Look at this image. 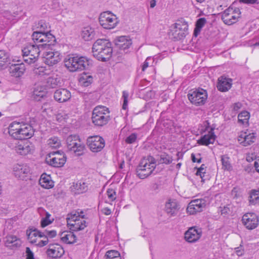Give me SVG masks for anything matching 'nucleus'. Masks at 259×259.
<instances>
[{
  "label": "nucleus",
  "mask_w": 259,
  "mask_h": 259,
  "mask_svg": "<svg viewBox=\"0 0 259 259\" xmlns=\"http://www.w3.org/2000/svg\"><path fill=\"white\" fill-rule=\"evenodd\" d=\"M111 43L106 39H98L93 44V56L98 60L105 62L108 60L112 54Z\"/></svg>",
  "instance_id": "f257e3e1"
},
{
  "label": "nucleus",
  "mask_w": 259,
  "mask_h": 259,
  "mask_svg": "<svg viewBox=\"0 0 259 259\" xmlns=\"http://www.w3.org/2000/svg\"><path fill=\"white\" fill-rule=\"evenodd\" d=\"M84 212L83 210L77 209L71 211L67 215V225L73 232H78L84 230L88 226Z\"/></svg>",
  "instance_id": "f03ea898"
},
{
  "label": "nucleus",
  "mask_w": 259,
  "mask_h": 259,
  "mask_svg": "<svg viewBox=\"0 0 259 259\" xmlns=\"http://www.w3.org/2000/svg\"><path fill=\"white\" fill-rule=\"evenodd\" d=\"M65 66L70 71L74 72L88 69L92 65L91 61L82 56H68L64 60Z\"/></svg>",
  "instance_id": "7ed1b4c3"
},
{
  "label": "nucleus",
  "mask_w": 259,
  "mask_h": 259,
  "mask_svg": "<svg viewBox=\"0 0 259 259\" xmlns=\"http://www.w3.org/2000/svg\"><path fill=\"white\" fill-rule=\"evenodd\" d=\"M110 119V111L107 107L98 106L94 109L92 112V121L95 126H103L106 125Z\"/></svg>",
  "instance_id": "20e7f679"
},
{
  "label": "nucleus",
  "mask_w": 259,
  "mask_h": 259,
  "mask_svg": "<svg viewBox=\"0 0 259 259\" xmlns=\"http://www.w3.org/2000/svg\"><path fill=\"white\" fill-rule=\"evenodd\" d=\"M156 167L155 159L149 156L147 158L142 159L136 169L137 176L144 179L149 176Z\"/></svg>",
  "instance_id": "39448f33"
},
{
  "label": "nucleus",
  "mask_w": 259,
  "mask_h": 259,
  "mask_svg": "<svg viewBox=\"0 0 259 259\" xmlns=\"http://www.w3.org/2000/svg\"><path fill=\"white\" fill-rule=\"evenodd\" d=\"M188 29L187 22L183 19L179 20L170 26L169 35L174 40H179L184 38Z\"/></svg>",
  "instance_id": "423d86ee"
},
{
  "label": "nucleus",
  "mask_w": 259,
  "mask_h": 259,
  "mask_svg": "<svg viewBox=\"0 0 259 259\" xmlns=\"http://www.w3.org/2000/svg\"><path fill=\"white\" fill-rule=\"evenodd\" d=\"M40 48L38 45L28 44L24 47L22 50L24 61L29 64L35 63L38 58Z\"/></svg>",
  "instance_id": "0eeeda50"
},
{
  "label": "nucleus",
  "mask_w": 259,
  "mask_h": 259,
  "mask_svg": "<svg viewBox=\"0 0 259 259\" xmlns=\"http://www.w3.org/2000/svg\"><path fill=\"white\" fill-rule=\"evenodd\" d=\"M66 144L68 149L73 151L77 155L83 154L85 146L77 135H70L67 138Z\"/></svg>",
  "instance_id": "6e6552de"
},
{
  "label": "nucleus",
  "mask_w": 259,
  "mask_h": 259,
  "mask_svg": "<svg viewBox=\"0 0 259 259\" xmlns=\"http://www.w3.org/2000/svg\"><path fill=\"white\" fill-rule=\"evenodd\" d=\"M100 25L105 29H113L117 25L118 21L116 15L109 11L100 14L99 18Z\"/></svg>",
  "instance_id": "1a4fd4ad"
},
{
  "label": "nucleus",
  "mask_w": 259,
  "mask_h": 259,
  "mask_svg": "<svg viewBox=\"0 0 259 259\" xmlns=\"http://www.w3.org/2000/svg\"><path fill=\"white\" fill-rule=\"evenodd\" d=\"M189 101L196 106L203 105L207 98V93L206 90L202 89L190 91L188 94Z\"/></svg>",
  "instance_id": "9d476101"
},
{
  "label": "nucleus",
  "mask_w": 259,
  "mask_h": 259,
  "mask_svg": "<svg viewBox=\"0 0 259 259\" xmlns=\"http://www.w3.org/2000/svg\"><path fill=\"white\" fill-rule=\"evenodd\" d=\"M66 161L64 153L60 151L51 152L46 158V161L50 165L56 167L63 166Z\"/></svg>",
  "instance_id": "9b49d317"
},
{
  "label": "nucleus",
  "mask_w": 259,
  "mask_h": 259,
  "mask_svg": "<svg viewBox=\"0 0 259 259\" xmlns=\"http://www.w3.org/2000/svg\"><path fill=\"white\" fill-rule=\"evenodd\" d=\"M87 143L90 150L93 152L101 151L105 145L104 139L99 136L88 138Z\"/></svg>",
  "instance_id": "f8f14e48"
},
{
  "label": "nucleus",
  "mask_w": 259,
  "mask_h": 259,
  "mask_svg": "<svg viewBox=\"0 0 259 259\" xmlns=\"http://www.w3.org/2000/svg\"><path fill=\"white\" fill-rule=\"evenodd\" d=\"M243 225L249 230L255 229L258 225V219L254 213H247L242 219Z\"/></svg>",
  "instance_id": "ddd939ff"
},
{
  "label": "nucleus",
  "mask_w": 259,
  "mask_h": 259,
  "mask_svg": "<svg viewBox=\"0 0 259 259\" xmlns=\"http://www.w3.org/2000/svg\"><path fill=\"white\" fill-rule=\"evenodd\" d=\"M202 236V230L196 227H192L185 233V239L189 243L197 242Z\"/></svg>",
  "instance_id": "4468645a"
},
{
  "label": "nucleus",
  "mask_w": 259,
  "mask_h": 259,
  "mask_svg": "<svg viewBox=\"0 0 259 259\" xmlns=\"http://www.w3.org/2000/svg\"><path fill=\"white\" fill-rule=\"evenodd\" d=\"M206 200L203 199L191 201L187 208V212L190 214H193L196 212L202 211L206 206Z\"/></svg>",
  "instance_id": "2eb2a0df"
},
{
  "label": "nucleus",
  "mask_w": 259,
  "mask_h": 259,
  "mask_svg": "<svg viewBox=\"0 0 259 259\" xmlns=\"http://www.w3.org/2000/svg\"><path fill=\"white\" fill-rule=\"evenodd\" d=\"M13 148L16 153L21 155H26L34 150L33 146L31 143L22 141L16 143Z\"/></svg>",
  "instance_id": "dca6fc26"
},
{
  "label": "nucleus",
  "mask_w": 259,
  "mask_h": 259,
  "mask_svg": "<svg viewBox=\"0 0 259 259\" xmlns=\"http://www.w3.org/2000/svg\"><path fill=\"white\" fill-rule=\"evenodd\" d=\"M234 5H231L226 9L222 15V19L223 22L228 25H231L235 23L238 18V14H233Z\"/></svg>",
  "instance_id": "f3484780"
},
{
  "label": "nucleus",
  "mask_w": 259,
  "mask_h": 259,
  "mask_svg": "<svg viewBox=\"0 0 259 259\" xmlns=\"http://www.w3.org/2000/svg\"><path fill=\"white\" fill-rule=\"evenodd\" d=\"M47 255L52 258L61 257L64 254L63 248L59 244H50L47 250Z\"/></svg>",
  "instance_id": "a211bd4d"
},
{
  "label": "nucleus",
  "mask_w": 259,
  "mask_h": 259,
  "mask_svg": "<svg viewBox=\"0 0 259 259\" xmlns=\"http://www.w3.org/2000/svg\"><path fill=\"white\" fill-rule=\"evenodd\" d=\"M40 42L42 44L38 45L41 49H49L51 46L56 44V39L55 36L50 32L45 33L42 32L41 35Z\"/></svg>",
  "instance_id": "6ab92c4d"
},
{
  "label": "nucleus",
  "mask_w": 259,
  "mask_h": 259,
  "mask_svg": "<svg viewBox=\"0 0 259 259\" xmlns=\"http://www.w3.org/2000/svg\"><path fill=\"white\" fill-rule=\"evenodd\" d=\"M34 134L32 127L28 124H22L19 133L17 134V140H24L31 137Z\"/></svg>",
  "instance_id": "aec40b11"
},
{
  "label": "nucleus",
  "mask_w": 259,
  "mask_h": 259,
  "mask_svg": "<svg viewBox=\"0 0 259 259\" xmlns=\"http://www.w3.org/2000/svg\"><path fill=\"white\" fill-rule=\"evenodd\" d=\"M71 96L70 92L65 89L57 90L54 95V99L59 103H63L68 101Z\"/></svg>",
  "instance_id": "412c9836"
},
{
  "label": "nucleus",
  "mask_w": 259,
  "mask_h": 259,
  "mask_svg": "<svg viewBox=\"0 0 259 259\" xmlns=\"http://www.w3.org/2000/svg\"><path fill=\"white\" fill-rule=\"evenodd\" d=\"M26 67L23 63L12 64L9 68V72L11 76L19 77L25 72Z\"/></svg>",
  "instance_id": "4be33fe9"
},
{
  "label": "nucleus",
  "mask_w": 259,
  "mask_h": 259,
  "mask_svg": "<svg viewBox=\"0 0 259 259\" xmlns=\"http://www.w3.org/2000/svg\"><path fill=\"white\" fill-rule=\"evenodd\" d=\"M13 171L15 176L21 179H24L26 175L29 173L30 168L26 165L16 164L14 166Z\"/></svg>",
  "instance_id": "5701e85b"
},
{
  "label": "nucleus",
  "mask_w": 259,
  "mask_h": 259,
  "mask_svg": "<svg viewBox=\"0 0 259 259\" xmlns=\"http://www.w3.org/2000/svg\"><path fill=\"white\" fill-rule=\"evenodd\" d=\"M47 63L53 66L61 60V54L58 51H49L45 54Z\"/></svg>",
  "instance_id": "b1692460"
},
{
  "label": "nucleus",
  "mask_w": 259,
  "mask_h": 259,
  "mask_svg": "<svg viewBox=\"0 0 259 259\" xmlns=\"http://www.w3.org/2000/svg\"><path fill=\"white\" fill-rule=\"evenodd\" d=\"M4 242L6 247L11 249L19 247L21 245L20 239L13 235H7L4 238Z\"/></svg>",
  "instance_id": "393cba45"
},
{
  "label": "nucleus",
  "mask_w": 259,
  "mask_h": 259,
  "mask_svg": "<svg viewBox=\"0 0 259 259\" xmlns=\"http://www.w3.org/2000/svg\"><path fill=\"white\" fill-rule=\"evenodd\" d=\"M232 82V79L221 76L218 79V89L221 92H227L231 88Z\"/></svg>",
  "instance_id": "a878e982"
},
{
  "label": "nucleus",
  "mask_w": 259,
  "mask_h": 259,
  "mask_svg": "<svg viewBox=\"0 0 259 259\" xmlns=\"http://www.w3.org/2000/svg\"><path fill=\"white\" fill-rule=\"evenodd\" d=\"M28 240L29 242L31 244H36L37 243V237L40 238L43 237L44 234L42 232L39 231L36 228H31L27 230L26 232Z\"/></svg>",
  "instance_id": "bb28decb"
},
{
  "label": "nucleus",
  "mask_w": 259,
  "mask_h": 259,
  "mask_svg": "<svg viewBox=\"0 0 259 259\" xmlns=\"http://www.w3.org/2000/svg\"><path fill=\"white\" fill-rule=\"evenodd\" d=\"M179 209V205L175 199H169L165 203V211L170 216L176 215Z\"/></svg>",
  "instance_id": "cd10ccee"
},
{
  "label": "nucleus",
  "mask_w": 259,
  "mask_h": 259,
  "mask_svg": "<svg viewBox=\"0 0 259 259\" xmlns=\"http://www.w3.org/2000/svg\"><path fill=\"white\" fill-rule=\"evenodd\" d=\"M254 133L247 134L246 133H242L238 137V141L244 146L250 145L254 142Z\"/></svg>",
  "instance_id": "c85d7f7f"
},
{
  "label": "nucleus",
  "mask_w": 259,
  "mask_h": 259,
  "mask_svg": "<svg viewBox=\"0 0 259 259\" xmlns=\"http://www.w3.org/2000/svg\"><path fill=\"white\" fill-rule=\"evenodd\" d=\"M215 139V136L213 132V129L211 128V131L207 134L201 137L197 143L199 145L208 146L210 144H213Z\"/></svg>",
  "instance_id": "c756f323"
},
{
  "label": "nucleus",
  "mask_w": 259,
  "mask_h": 259,
  "mask_svg": "<svg viewBox=\"0 0 259 259\" xmlns=\"http://www.w3.org/2000/svg\"><path fill=\"white\" fill-rule=\"evenodd\" d=\"M115 44L121 50H125L131 46L132 41L125 36H120L115 39Z\"/></svg>",
  "instance_id": "7c9ffc66"
},
{
  "label": "nucleus",
  "mask_w": 259,
  "mask_h": 259,
  "mask_svg": "<svg viewBox=\"0 0 259 259\" xmlns=\"http://www.w3.org/2000/svg\"><path fill=\"white\" fill-rule=\"evenodd\" d=\"M70 188L71 191L75 194H80L87 191L88 186L83 182L78 181L75 183H73Z\"/></svg>",
  "instance_id": "2f4dec72"
},
{
  "label": "nucleus",
  "mask_w": 259,
  "mask_h": 259,
  "mask_svg": "<svg viewBox=\"0 0 259 259\" xmlns=\"http://www.w3.org/2000/svg\"><path fill=\"white\" fill-rule=\"evenodd\" d=\"M61 239L65 243L72 244L76 241V235L71 231L64 232L61 235Z\"/></svg>",
  "instance_id": "473e14b6"
},
{
  "label": "nucleus",
  "mask_w": 259,
  "mask_h": 259,
  "mask_svg": "<svg viewBox=\"0 0 259 259\" xmlns=\"http://www.w3.org/2000/svg\"><path fill=\"white\" fill-rule=\"evenodd\" d=\"M40 186L45 189H50L54 187V182L51 180V177L46 174L41 175L39 181Z\"/></svg>",
  "instance_id": "72a5a7b5"
},
{
  "label": "nucleus",
  "mask_w": 259,
  "mask_h": 259,
  "mask_svg": "<svg viewBox=\"0 0 259 259\" xmlns=\"http://www.w3.org/2000/svg\"><path fill=\"white\" fill-rule=\"evenodd\" d=\"M22 125V124L18 122L14 121L12 122L9 126L8 132L9 135L15 139L17 138V134L19 133Z\"/></svg>",
  "instance_id": "f704fd0d"
},
{
  "label": "nucleus",
  "mask_w": 259,
  "mask_h": 259,
  "mask_svg": "<svg viewBox=\"0 0 259 259\" xmlns=\"http://www.w3.org/2000/svg\"><path fill=\"white\" fill-rule=\"evenodd\" d=\"M10 61V54L4 50H0V69L6 68Z\"/></svg>",
  "instance_id": "c9c22d12"
},
{
  "label": "nucleus",
  "mask_w": 259,
  "mask_h": 259,
  "mask_svg": "<svg viewBox=\"0 0 259 259\" xmlns=\"http://www.w3.org/2000/svg\"><path fill=\"white\" fill-rule=\"evenodd\" d=\"M59 84H60V80L57 75H53L49 77L46 82V86L49 88H55Z\"/></svg>",
  "instance_id": "e433bc0d"
},
{
  "label": "nucleus",
  "mask_w": 259,
  "mask_h": 259,
  "mask_svg": "<svg viewBox=\"0 0 259 259\" xmlns=\"http://www.w3.org/2000/svg\"><path fill=\"white\" fill-rule=\"evenodd\" d=\"M94 30L89 27H84L81 32V36L85 41L91 40L94 37Z\"/></svg>",
  "instance_id": "4c0bfd02"
},
{
  "label": "nucleus",
  "mask_w": 259,
  "mask_h": 259,
  "mask_svg": "<svg viewBox=\"0 0 259 259\" xmlns=\"http://www.w3.org/2000/svg\"><path fill=\"white\" fill-rule=\"evenodd\" d=\"M206 23V20L205 18H200L198 19L195 24V28L194 30V35L196 37L200 33L202 28Z\"/></svg>",
  "instance_id": "58836bf2"
},
{
  "label": "nucleus",
  "mask_w": 259,
  "mask_h": 259,
  "mask_svg": "<svg viewBox=\"0 0 259 259\" xmlns=\"http://www.w3.org/2000/svg\"><path fill=\"white\" fill-rule=\"evenodd\" d=\"M34 73L38 77H44L50 75L51 71L46 67L40 66L33 69Z\"/></svg>",
  "instance_id": "ea45409f"
},
{
  "label": "nucleus",
  "mask_w": 259,
  "mask_h": 259,
  "mask_svg": "<svg viewBox=\"0 0 259 259\" xmlns=\"http://www.w3.org/2000/svg\"><path fill=\"white\" fill-rule=\"evenodd\" d=\"M221 161L223 169L228 171L232 170V166L230 163L229 158L228 156L226 155H222L221 156Z\"/></svg>",
  "instance_id": "a19ab883"
},
{
  "label": "nucleus",
  "mask_w": 259,
  "mask_h": 259,
  "mask_svg": "<svg viewBox=\"0 0 259 259\" xmlns=\"http://www.w3.org/2000/svg\"><path fill=\"white\" fill-rule=\"evenodd\" d=\"M105 259H121L119 252L115 250H110L106 252Z\"/></svg>",
  "instance_id": "79ce46f5"
},
{
  "label": "nucleus",
  "mask_w": 259,
  "mask_h": 259,
  "mask_svg": "<svg viewBox=\"0 0 259 259\" xmlns=\"http://www.w3.org/2000/svg\"><path fill=\"white\" fill-rule=\"evenodd\" d=\"M249 117V113L247 111H243L239 114L238 116V122L244 124L247 122Z\"/></svg>",
  "instance_id": "37998d69"
},
{
  "label": "nucleus",
  "mask_w": 259,
  "mask_h": 259,
  "mask_svg": "<svg viewBox=\"0 0 259 259\" xmlns=\"http://www.w3.org/2000/svg\"><path fill=\"white\" fill-rule=\"evenodd\" d=\"M172 160V157L165 153H162L160 155L159 162L160 163L169 164Z\"/></svg>",
  "instance_id": "c03bdc74"
},
{
  "label": "nucleus",
  "mask_w": 259,
  "mask_h": 259,
  "mask_svg": "<svg viewBox=\"0 0 259 259\" xmlns=\"http://www.w3.org/2000/svg\"><path fill=\"white\" fill-rule=\"evenodd\" d=\"M93 78L91 76H82L79 79L80 83L84 87H88L91 84Z\"/></svg>",
  "instance_id": "a18cd8bd"
},
{
  "label": "nucleus",
  "mask_w": 259,
  "mask_h": 259,
  "mask_svg": "<svg viewBox=\"0 0 259 259\" xmlns=\"http://www.w3.org/2000/svg\"><path fill=\"white\" fill-rule=\"evenodd\" d=\"M48 145L52 148H57L59 147L60 142L57 137H53L48 140Z\"/></svg>",
  "instance_id": "49530a36"
},
{
  "label": "nucleus",
  "mask_w": 259,
  "mask_h": 259,
  "mask_svg": "<svg viewBox=\"0 0 259 259\" xmlns=\"http://www.w3.org/2000/svg\"><path fill=\"white\" fill-rule=\"evenodd\" d=\"M107 194L110 200L113 201L116 198V194L115 190L112 188H109L107 190Z\"/></svg>",
  "instance_id": "de8ad7c7"
},
{
  "label": "nucleus",
  "mask_w": 259,
  "mask_h": 259,
  "mask_svg": "<svg viewBox=\"0 0 259 259\" xmlns=\"http://www.w3.org/2000/svg\"><path fill=\"white\" fill-rule=\"evenodd\" d=\"M137 139V135L133 133L125 139V141L127 144H133L136 141Z\"/></svg>",
  "instance_id": "09e8293b"
},
{
  "label": "nucleus",
  "mask_w": 259,
  "mask_h": 259,
  "mask_svg": "<svg viewBox=\"0 0 259 259\" xmlns=\"http://www.w3.org/2000/svg\"><path fill=\"white\" fill-rule=\"evenodd\" d=\"M42 233L44 234V235H42L43 237H48V238H54L57 235L56 231L55 230H45L44 232H42Z\"/></svg>",
  "instance_id": "8fccbe9b"
},
{
  "label": "nucleus",
  "mask_w": 259,
  "mask_h": 259,
  "mask_svg": "<svg viewBox=\"0 0 259 259\" xmlns=\"http://www.w3.org/2000/svg\"><path fill=\"white\" fill-rule=\"evenodd\" d=\"M122 97L123 98V103L122 105V109L125 110L127 107V99L128 97V93L126 91L122 92Z\"/></svg>",
  "instance_id": "3c124183"
},
{
  "label": "nucleus",
  "mask_w": 259,
  "mask_h": 259,
  "mask_svg": "<svg viewBox=\"0 0 259 259\" xmlns=\"http://www.w3.org/2000/svg\"><path fill=\"white\" fill-rule=\"evenodd\" d=\"M42 32L36 31L34 32L32 35V39L35 41H36L38 42H40L41 35Z\"/></svg>",
  "instance_id": "603ef678"
},
{
  "label": "nucleus",
  "mask_w": 259,
  "mask_h": 259,
  "mask_svg": "<svg viewBox=\"0 0 259 259\" xmlns=\"http://www.w3.org/2000/svg\"><path fill=\"white\" fill-rule=\"evenodd\" d=\"M25 253L26 259H35L34 253L32 251L29 247H27L26 248Z\"/></svg>",
  "instance_id": "864d4df0"
},
{
  "label": "nucleus",
  "mask_w": 259,
  "mask_h": 259,
  "mask_svg": "<svg viewBox=\"0 0 259 259\" xmlns=\"http://www.w3.org/2000/svg\"><path fill=\"white\" fill-rule=\"evenodd\" d=\"M42 238H43V239L38 241L37 243L36 244V245L37 246L42 247L46 245L49 243V239L48 237L46 236Z\"/></svg>",
  "instance_id": "5fc2aeb1"
},
{
  "label": "nucleus",
  "mask_w": 259,
  "mask_h": 259,
  "mask_svg": "<svg viewBox=\"0 0 259 259\" xmlns=\"http://www.w3.org/2000/svg\"><path fill=\"white\" fill-rule=\"evenodd\" d=\"M33 95L35 97L43 98L46 96V92L44 91H38V90H35L33 92Z\"/></svg>",
  "instance_id": "6e6d98bb"
},
{
  "label": "nucleus",
  "mask_w": 259,
  "mask_h": 259,
  "mask_svg": "<svg viewBox=\"0 0 259 259\" xmlns=\"http://www.w3.org/2000/svg\"><path fill=\"white\" fill-rule=\"evenodd\" d=\"M153 59L151 57H148L146 60L144 62L143 65H142V70L143 71H144L145 69L149 66V61H153Z\"/></svg>",
  "instance_id": "4d7b16f0"
},
{
  "label": "nucleus",
  "mask_w": 259,
  "mask_h": 259,
  "mask_svg": "<svg viewBox=\"0 0 259 259\" xmlns=\"http://www.w3.org/2000/svg\"><path fill=\"white\" fill-rule=\"evenodd\" d=\"M235 250L238 256H242L244 253V250L242 246L235 248Z\"/></svg>",
  "instance_id": "13d9d810"
},
{
  "label": "nucleus",
  "mask_w": 259,
  "mask_h": 259,
  "mask_svg": "<svg viewBox=\"0 0 259 259\" xmlns=\"http://www.w3.org/2000/svg\"><path fill=\"white\" fill-rule=\"evenodd\" d=\"M52 223L48 218H44L41 221V226L42 228L46 227Z\"/></svg>",
  "instance_id": "bf43d9fd"
},
{
  "label": "nucleus",
  "mask_w": 259,
  "mask_h": 259,
  "mask_svg": "<svg viewBox=\"0 0 259 259\" xmlns=\"http://www.w3.org/2000/svg\"><path fill=\"white\" fill-rule=\"evenodd\" d=\"M205 174V170H202V169L198 168L197 172L196 173V175L200 176V178L202 179V181H204V175Z\"/></svg>",
  "instance_id": "052dcab7"
},
{
  "label": "nucleus",
  "mask_w": 259,
  "mask_h": 259,
  "mask_svg": "<svg viewBox=\"0 0 259 259\" xmlns=\"http://www.w3.org/2000/svg\"><path fill=\"white\" fill-rule=\"evenodd\" d=\"M239 2L247 4H254L259 3L258 0H240Z\"/></svg>",
  "instance_id": "680f3d73"
},
{
  "label": "nucleus",
  "mask_w": 259,
  "mask_h": 259,
  "mask_svg": "<svg viewBox=\"0 0 259 259\" xmlns=\"http://www.w3.org/2000/svg\"><path fill=\"white\" fill-rule=\"evenodd\" d=\"M249 202L250 203L253 204H258L259 205V196H256L254 197L253 198H252L251 199H249Z\"/></svg>",
  "instance_id": "e2e57ef3"
},
{
  "label": "nucleus",
  "mask_w": 259,
  "mask_h": 259,
  "mask_svg": "<svg viewBox=\"0 0 259 259\" xmlns=\"http://www.w3.org/2000/svg\"><path fill=\"white\" fill-rule=\"evenodd\" d=\"M259 194V191L255 190H253L251 191L250 196H249V199H251L252 198H253L255 197L258 196Z\"/></svg>",
  "instance_id": "0e129e2a"
},
{
  "label": "nucleus",
  "mask_w": 259,
  "mask_h": 259,
  "mask_svg": "<svg viewBox=\"0 0 259 259\" xmlns=\"http://www.w3.org/2000/svg\"><path fill=\"white\" fill-rule=\"evenodd\" d=\"M232 5H234L233 6V14H238V18L240 17L241 12L240 11V9L238 8H236L235 7V4L233 3Z\"/></svg>",
  "instance_id": "69168bd1"
},
{
  "label": "nucleus",
  "mask_w": 259,
  "mask_h": 259,
  "mask_svg": "<svg viewBox=\"0 0 259 259\" xmlns=\"http://www.w3.org/2000/svg\"><path fill=\"white\" fill-rule=\"evenodd\" d=\"M102 212L105 215H108L111 214V210L108 207H105L101 210Z\"/></svg>",
  "instance_id": "338daca9"
},
{
  "label": "nucleus",
  "mask_w": 259,
  "mask_h": 259,
  "mask_svg": "<svg viewBox=\"0 0 259 259\" xmlns=\"http://www.w3.org/2000/svg\"><path fill=\"white\" fill-rule=\"evenodd\" d=\"M221 212L222 214H228L230 212V209L227 206H224L221 208Z\"/></svg>",
  "instance_id": "774afa93"
}]
</instances>
